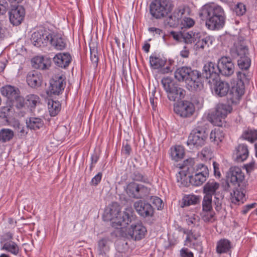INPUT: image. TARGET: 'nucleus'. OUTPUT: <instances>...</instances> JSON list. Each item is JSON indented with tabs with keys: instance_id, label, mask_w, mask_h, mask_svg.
I'll return each instance as SVG.
<instances>
[{
	"instance_id": "1",
	"label": "nucleus",
	"mask_w": 257,
	"mask_h": 257,
	"mask_svg": "<svg viewBox=\"0 0 257 257\" xmlns=\"http://www.w3.org/2000/svg\"><path fill=\"white\" fill-rule=\"evenodd\" d=\"M199 15L202 20H205L206 26L209 30H219L224 25L225 16L224 10L214 3L204 5Z\"/></svg>"
},
{
	"instance_id": "2",
	"label": "nucleus",
	"mask_w": 257,
	"mask_h": 257,
	"mask_svg": "<svg viewBox=\"0 0 257 257\" xmlns=\"http://www.w3.org/2000/svg\"><path fill=\"white\" fill-rule=\"evenodd\" d=\"M104 216L106 220L111 221L112 226L116 228L125 227L134 218L132 207H127L121 213L120 206L117 203H112L108 209H106Z\"/></svg>"
},
{
	"instance_id": "3",
	"label": "nucleus",
	"mask_w": 257,
	"mask_h": 257,
	"mask_svg": "<svg viewBox=\"0 0 257 257\" xmlns=\"http://www.w3.org/2000/svg\"><path fill=\"white\" fill-rule=\"evenodd\" d=\"M179 81H185L187 88L192 91H199L203 89V78L201 73L187 67L178 68L174 73Z\"/></svg>"
},
{
	"instance_id": "4",
	"label": "nucleus",
	"mask_w": 257,
	"mask_h": 257,
	"mask_svg": "<svg viewBox=\"0 0 257 257\" xmlns=\"http://www.w3.org/2000/svg\"><path fill=\"white\" fill-rule=\"evenodd\" d=\"M20 244L19 236H15L13 232H5L0 237V249L14 255L19 254Z\"/></svg>"
},
{
	"instance_id": "5",
	"label": "nucleus",
	"mask_w": 257,
	"mask_h": 257,
	"mask_svg": "<svg viewBox=\"0 0 257 257\" xmlns=\"http://www.w3.org/2000/svg\"><path fill=\"white\" fill-rule=\"evenodd\" d=\"M173 7L171 1L154 0L150 4V13L153 17L160 19L167 16L172 11Z\"/></svg>"
},
{
	"instance_id": "6",
	"label": "nucleus",
	"mask_w": 257,
	"mask_h": 257,
	"mask_svg": "<svg viewBox=\"0 0 257 257\" xmlns=\"http://www.w3.org/2000/svg\"><path fill=\"white\" fill-rule=\"evenodd\" d=\"M161 83L170 101H175L184 97L185 91L175 84L171 78H163Z\"/></svg>"
},
{
	"instance_id": "7",
	"label": "nucleus",
	"mask_w": 257,
	"mask_h": 257,
	"mask_svg": "<svg viewBox=\"0 0 257 257\" xmlns=\"http://www.w3.org/2000/svg\"><path fill=\"white\" fill-rule=\"evenodd\" d=\"M231 110L232 108L229 105L219 104L216 106L214 111L208 114V119L213 125L221 126L226 116Z\"/></svg>"
},
{
	"instance_id": "8",
	"label": "nucleus",
	"mask_w": 257,
	"mask_h": 257,
	"mask_svg": "<svg viewBox=\"0 0 257 257\" xmlns=\"http://www.w3.org/2000/svg\"><path fill=\"white\" fill-rule=\"evenodd\" d=\"M207 137V134L203 127H195L188 137L187 144L190 148L198 149L205 144Z\"/></svg>"
},
{
	"instance_id": "9",
	"label": "nucleus",
	"mask_w": 257,
	"mask_h": 257,
	"mask_svg": "<svg viewBox=\"0 0 257 257\" xmlns=\"http://www.w3.org/2000/svg\"><path fill=\"white\" fill-rule=\"evenodd\" d=\"M125 190L130 197L142 199L149 196L151 189L144 184L131 182L126 185Z\"/></svg>"
},
{
	"instance_id": "10",
	"label": "nucleus",
	"mask_w": 257,
	"mask_h": 257,
	"mask_svg": "<svg viewBox=\"0 0 257 257\" xmlns=\"http://www.w3.org/2000/svg\"><path fill=\"white\" fill-rule=\"evenodd\" d=\"M195 109L194 104L187 100L178 102L174 106V112L183 118L191 117L194 114Z\"/></svg>"
},
{
	"instance_id": "11",
	"label": "nucleus",
	"mask_w": 257,
	"mask_h": 257,
	"mask_svg": "<svg viewBox=\"0 0 257 257\" xmlns=\"http://www.w3.org/2000/svg\"><path fill=\"white\" fill-rule=\"evenodd\" d=\"M48 40V44H50L57 50H63L66 47V41L60 33L48 30V34L46 36Z\"/></svg>"
},
{
	"instance_id": "12",
	"label": "nucleus",
	"mask_w": 257,
	"mask_h": 257,
	"mask_svg": "<svg viewBox=\"0 0 257 257\" xmlns=\"http://www.w3.org/2000/svg\"><path fill=\"white\" fill-rule=\"evenodd\" d=\"M226 178L227 181L233 185L238 187L245 186L244 173L239 167H231L227 173Z\"/></svg>"
},
{
	"instance_id": "13",
	"label": "nucleus",
	"mask_w": 257,
	"mask_h": 257,
	"mask_svg": "<svg viewBox=\"0 0 257 257\" xmlns=\"http://www.w3.org/2000/svg\"><path fill=\"white\" fill-rule=\"evenodd\" d=\"M49 91L51 94L59 95L64 89L66 85L65 78L63 75H56L50 82Z\"/></svg>"
},
{
	"instance_id": "14",
	"label": "nucleus",
	"mask_w": 257,
	"mask_h": 257,
	"mask_svg": "<svg viewBox=\"0 0 257 257\" xmlns=\"http://www.w3.org/2000/svg\"><path fill=\"white\" fill-rule=\"evenodd\" d=\"M25 13V9L23 6L12 9L9 12L10 23L14 26L19 25L24 20Z\"/></svg>"
},
{
	"instance_id": "15",
	"label": "nucleus",
	"mask_w": 257,
	"mask_h": 257,
	"mask_svg": "<svg viewBox=\"0 0 257 257\" xmlns=\"http://www.w3.org/2000/svg\"><path fill=\"white\" fill-rule=\"evenodd\" d=\"M217 65L219 74L225 76H229L233 73L234 65L229 57H221L219 59Z\"/></svg>"
},
{
	"instance_id": "16",
	"label": "nucleus",
	"mask_w": 257,
	"mask_h": 257,
	"mask_svg": "<svg viewBox=\"0 0 257 257\" xmlns=\"http://www.w3.org/2000/svg\"><path fill=\"white\" fill-rule=\"evenodd\" d=\"M134 207L138 213L143 217L152 216L154 214L152 205L145 201H137L134 203Z\"/></svg>"
},
{
	"instance_id": "17",
	"label": "nucleus",
	"mask_w": 257,
	"mask_h": 257,
	"mask_svg": "<svg viewBox=\"0 0 257 257\" xmlns=\"http://www.w3.org/2000/svg\"><path fill=\"white\" fill-rule=\"evenodd\" d=\"M203 71L204 77L206 79H210L209 82H211V80L214 81L217 80L219 77V71L217 65L214 63L207 62L204 65Z\"/></svg>"
},
{
	"instance_id": "18",
	"label": "nucleus",
	"mask_w": 257,
	"mask_h": 257,
	"mask_svg": "<svg viewBox=\"0 0 257 257\" xmlns=\"http://www.w3.org/2000/svg\"><path fill=\"white\" fill-rule=\"evenodd\" d=\"M146 233V227L141 223L133 224L128 230V234L135 240H140L144 238Z\"/></svg>"
},
{
	"instance_id": "19",
	"label": "nucleus",
	"mask_w": 257,
	"mask_h": 257,
	"mask_svg": "<svg viewBox=\"0 0 257 257\" xmlns=\"http://www.w3.org/2000/svg\"><path fill=\"white\" fill-rule=\"evenodd\" d=\"M48 34V30H40L33 33L31 37V42L36 47H40L47 46L48 40L46 36Z\"/></svg>"
},
{
	"instance_id": "20",
	"label": "nucleus",
	"mask_w": 257,
	"mask_h": 257,
	"mask_svg": "<svg viewBox=\"0 0 257 257\" xmlns=\"http://www.w3.org/2000/svg\"><path fill=\"white\" fill-rule=\"evenodd\" d=\"M1 92L2 95L6 97L11 101L14 100H21L19 90L12 85H7L1 88Z\"/></svg>"
},
{
	"instance_id": "21",
	"label": "nucleus",
	"mask_w": 257,
	"mask_h": 257,
	"mask_svg": "<svg viewBox=\"0 0 257 257\" xmlns=\"http://www.w3.org/2000/svg\"><path fill=\"white\" fill-rule=\"evenodd\" d=\"M244 85L243 82L241 79H238L236 83H234L230 90L229 95L230 99L232 102L238 100L244 94Z\"/></svg>"
},
{
	"instance_id": "22",
	"label": "nucleus",
	"mask_w": 257,
	"mask_h": 257,
	"mask_svg": "<svg viewBox=\"0 0 257 257\" xmlns=\"http://www.w3.org/2000/svg\"><path fill=\"white\" fill-rule=\"evenodd\" d=\"M71 60L72 57L69 53H58L53 58L55 64L62 68L68 67Z\"/></svg>"
},
{
	"instance_id": "23",
	"label": "nucleus",
	"mask_w": 257,
	"mask_h": 257,
	"mask_svg": "<svg viewBox=\"0 0 257 257\" xmlns=\"http://www.w3.org/2000/svg\"><path fill=\"white\" fill-rule=\"evenodd\" d=\"M230 54L234 58L241 57L248 54V49L243 41L239 40L234 43L230 49Z\"/></svg>"
},
{
	"instance_id": "24",
	"label": "nucleus",
	"mask_w": 257,
	"mask_h": 257,
	"mask_svg": "<svg viewBox=\"0 0 257 257\" xmlns=\"http://www.w3.org/2000/svg\"><path fill=\"white\" fill-rule=\"evenodd\" d=\"M220 185L219 183L213 180H210L203 187V193L205 195L212 197L213 195L220 192Z\"/></svg>"
},
{
	"instance_id": "25",
	"label": "nucleus",
	"mask_w": 257,
	"mask_h": 257,
	"mask_svg": "<svg viewBox=\"0 0 257 257\" xmlns=\"http://www.w3.org/2000/svg\"><path fill=\"white\" fill-rule=\"evenodd\" d=\"M215 80L216 82L213 88V92L214 93L220 97L226 95L228 93L229 89L228 83L224 81H217V80Z\"/></svg>"
},
{
	"instance_id": "26",
	"label": "nucleus",
	"mask_w": 257,
	"mask_h": 257,
	"mask_svg": "<svg viewBox=\"0 0 257 257\" xmlns=\"http://www.w3.org/2000/svg\"><path fill=\"white\" fill-rule=\"evenodd\" d=\"M232 244L231 241L226 238H221L218 240L216 245V252L217 254L227 253L231 251Z\"/></svg>"
},
{
	"instance_id": "27",
	"label": "nucleus",
	"mask_w": 257,
	"mask_h": 257,
	"mask_svg": "<svg viewBox=\"0 0 257 257\" xmlns=\"http://www.w3.org/2000/svg\"><path fill=\"white\" fill-rule=\"evenodd\" d=\"M249 151L247 146L245 144L239 145L235 149L234 156L238 162L245 161L248 157Z\"/></svg>"
},
{
	"instance_id": "28",
	"label": "nucleus",
	"mask_w": 257,
	"mask_h": 257,
	"mask_svg": "<svg viewBox=\"0 0 257 257\" xmlns=\"http://www.w3.org/2000/svg\"><path fill=\"white\" fill-rule=\"evenodd\" d=\"M33 66L36 68L44 70L50 66V60L43 56H36L32 60Z\"/></svg>"
},
{
	"instance_id": "29",
	"label": "nucleus",
	"mask_w": 257,
	"mask_h": 257,
	"mask_svg": "<svg viewBox=\"0 0 257 257\" xmlns=\"http://www.w3.org/2000/svg\"><path fill=\"white\" fill-rule=\"evenodd\" d=\"M166 58L159 55L153 54L150 57V64L154 69H159L164 67L166 63Z\"/></svg>"
},
{
	"instance_id": "30",
	"label": "nucleus",
	"mask_w": 257,
	"mask_h": 257,
	"mask_svg": "<svg viewBox=\"0 0 257 257\" xmlns=\"http://www.w3.org/2000/svg\"><path fill=\"white\" fill-rule=\"evenodd\" d=\"M27 82L28 84L31 87L35 88L38 87L41 84V75L36 71L31 72L27 75Z\"/></svg>"
},
{
	"instance_id": "31",
	"label": "nucleus",
	"mask_w": 257,
	"mask_h": 257,
	"mask_svg": "<svg viewBox=\"0 0 257 257\" xmlns=\"http://www.w3.org/2000/svg\"><path fill=\"white\" fill-rule=\"evenodd\" d=\"M244 190L240 188H236L230 193V200L232 203L237 204L239 202L243 203L244 200Z\"/></svg>"
},
{
	"instance_id": "32",
	"label": "nucleus",
	"mask_w": 257,
	"mask_h": 257,
	"mask_svg": "<svg viewBox=\"0 0 257 257\" xmlns=\"http://www.w3.org/2000/svg\"><path fill=\"white\" fill-rule=\"evenodd\" d=\"M184 245L190 248H194L200 252L202 251V246L201 242L198 241H193V233H189L184 241Z\"/></svg>"
},
{
	"instance_id": "33",
	"label": "nucleus",
	"mask_w": 257,
	"mask_h": 257,
	"mask_svg": "<svg viewBox=\"0 0 257 257\" xmlns=\"http://www.w3.org/2000/svg\"><path fill=\"white\" fill-rule=\"evenodd\" d=\"M26 124L27 127L30 129L37 130L43 126L44 121L41 118L31 117L27 120Z\"/></svg>"
},
{
	"instance_id": "34",
	"label": "nucleus",
	"mask_w": 257,
	"mask_h": 257,
	"mask_svg": "<svg viewBox=\"0 0 257 257\" xmlns=\"http://www.w3.org/2000/svg\"><path fill=\"white\" fill-rule=\"evenodd\" d=\"M170 155L173 160L177 162L182 159L184 155V150L181 146H176L171 148Z\"/></svg>"
},
{
	"instance_id": "35",
	"label": "nucleus",
	"mask_w": 257,
	"mask_h": 257,
	"mask_svg": "<svg viewBox=\"0 0 257 257\" xmlns=\"http://www.w3.org/2000/svg\"><path fill=\"white\" fill-rule=\"evenodd\" d=\"M189 174H204L209 175V170L205 165L202 164H199L195 166L193 169L187 168Z\"/></svg>"
},
{
	"instance_id": "36",
	"label": "nucleus",
	"mask_w": 257,
	"mask_h": 257,
	"mask_svg": "<svg viewBox=\"0 0 257 257\" xmlns=\"http://www.w3.org/2000/svg\"><path fill=\"white\" fill-rule=\"evenodd\" d=\"M24 101L25 104L31 109L35 108L36 105L40 103V100L39 97L34 94H30L27 95Z\"/></svg>"
},
{
	"instance_id": "37",
	"label": "nucleus",
	"mask_w": 257,
	"mask_h": 257,
	"mask_svg": "<svg viewBox=\"0 0 257 257\" xmlns=\"http://www.w3.org/2000/svg\"><path fill=\"white\" fill-rule=\"evenodd\" d=\"M48 108L51 116H56L61 109V105L58 101L50 99L48 102Z\"/></svg>"
},
{
	"instance_id": "38",
	"label": "nucleus",
	"mask_w": 257,
	"mask_h": 257,
	"mask_svg": "<svg viewBox=\"0 0 257 257\" xmlns=\"http://www.w3.org/2000/svg\"><path fill=\"white\" fill-rule=\"evenodd\" d=\"M224 138V134L221 129L215 128L212 130L210 134V139L212 142H214L218 145L221 142Z\"/></svg>"
},
{
	"instance_id": "39",
	"label": "nucleus",
	"mask_w": 257,
	"mask_h": 257,
	"mask_svg": "<svg viewBox=\"0 0 257 257\" xmlns=\"http://www.w3.org/2000/svg\"><path fill=\"white\" fill-rule=\"evenodd\" d=\"M195 46L197 49H203L206 46H209V43H211L210 37L202 36L201 34L199 33V37L197 38V40L195 41Z\"/></svg>"
},
{
	"instance_id": "40",
	"label": "nucleus",
	"mask_w": 257,
	"mask_h": 257,
	"mask_svg": "<svg viewBox=\"0 0 257 257\" xmlns=\"http://www.w3.org/2000/svg\"><path fill=\"white\" fill-rule=\"evenodd\" d=\"M199 37V32L190 31L188 32H183V42L187 44L195 43L197 41V38Z\"/></svg>"
},
{
	"instance_id": "41",
	"label": "nucleus",
	"mask_w": 257,
	"mask_h": 257,
	"mask_svg": "<svg viewBox=\"0 0 257 257\" xmlns=\"http://www.w3.org/2000/svg\"><path fill=\"white\" fill-rule=\"evenodd\" d=\"M186 11V8L181 7L176 9L173 14L170 17V19L174 21V24H178L183 18V15Z\"/></svg>"
},
{
	"instance_id": "42",
	"label": "nucleus",
	"mask_w": 257,
	"mask_h": 257,
	"mask_svg": "<svg viewBox=\"0 0 257 257\" xmlns=\"http://www.w3.org/2000/svg\"><path fill=\"white\" fill-rule=\"evenodd\" d=\"M14 136L13 131L9 128H2L0 130V141L6 143L11 141Z\"/></svg>"
},
{
	"instance_id": "43",
	"label": "nucleus",
	"mask_w": 257,
	"mask_h": 257,
	"mask_svg": "<svg viewBox=\"0 0 257 257\" xmlns=\"http://www.w3.org/2000/svg\"><path fill=\"white\" fill-rule=\"evenodd\" d=\"M199 200V196L194 194L185 195L182 199L183 206H184L195 205L198 203Z\"/></svg>"
},
{
	"instance_id": "44",
	"label": "nucleus",
	"mask_w": 257,
	"mask_h": 257,
	"mask_svg": "<svg viewBox=\"0 0 257 257\" xmlns=\"http://www.w3.org/2000/svg\"><path fill=\"white\" fill-rule=\"evenodd\" d=\"M209 175H205L204 174H193L190 175V181L195 186H200L202 185L207 179Z\"/></svg>"
},
{
	"instance_id": "45",
	"label": "nucleus",
	"mask_w": 257,
	"mask_h": 257,
	"mask_svg": "<svg viewBox=\"0 0 257 257\" xmlns=\"http://www.w3.org/2000/svg\"><path fill=\"white\" fill-rule=\"evenodd\" d=\"M242 137L250 142H253L257 140V130L248 128L244 131Z\"/></svg>"
},
{
	"instance_id": "46",
	"label": "nucleus",
	"mask_w": 257,
	"mask_h": 257,
	"mask_svg": "<svg viewBox=\"0 0 257 257\" xmlns=\"http://www.w3.org/2000/svg\"><path fill=\"white\" fill-rule=\"evenodd\" d=\"M250 59L247 55L239 57V59L237 60L239 67L242 70L248 69L250 66Z\"/></svg>"
},
{
	"instance_id": "47",
	"label": "nucleus",
	"mask_w": 257,
	"mask_h": 257,
	"mask_svg": "<svg viewBox=\"0 0 257 257\" xmlns=\"http://www.w3.org/2000/svg\"><path fill=\"white\" fill-rule=\"evenodd\" d=\"M132 178L134 181L141 182L147 184L150 183L149 179L139 171L134 172Z\"/></svg>"
},
{
	"instance_id": "48",
	"label": "nucleus",
	"mask_w": 257,
	"mask_h": 257,
	"mask_svg": "<svg viewBox=\"0 0 257 257\" xmlns=\"http://www.w3.org/2000/svg\"><path fill=\"white\" fill-rule=\"evenodd\" d=\"M212 197L204 195L202 200L203 211H211L212 210Z\"/></svg>"
},
{
	"instance_id": "49",
	"label": "nucleus",
	"mask_w": 257,
	"mask_h": 257,
	"mask_svg": "<svg viewBox=\"0 0 257 257\" xmlns=\"http://www.w3.org/2000/svg\"><path fill=\"white\" fill-rule=\"evenodd\" d=\"M182 28H190L195 24V21L190 17H184L179 22Z\"/></svg>"
},
{
	"instance_id": "50",
	"label": "nucleus",
	"mask_w": 257,
	"mask_h": 257,
	"mask_svg": "<svg viewBox=\"0 0 257 257\" xmlns=\"http://www.w3.org/2000/svg\"><path fill=\"white\" fill-rule=\"evenodd\" d=\"M214 196L213 202L215 205V209L217 211H219L221 207L222 201L223 198V196L220 192L215 194Z\"/></svg>"
},
{
	"instance_id": "51",
	"label": "nucleus",
	"mask_w": 257,
	"mask_h": 257,
	"mask_svg": "<svg viewBox=\"0 0 257 257\" xmlns=\"http://www.w3.org/2000/svg\"><path fill=\"white\" fill-rule=\"evenodd\" d=\"M12 112V108L10 106H3L0 108V117L7 118Z\"/></svg>"
},
{
	"instance_id": "52",
	"label": "nucleus",
	"mask_w": 257,
	"mask_h": 257,
	"mask_svg": "<svg viewBox=\"0 0 257 257\" xmlns=\"http://www.w3.org/2000/svg\"><path fill=\"white\" fill-rule=\"evenodd\" d=\"M202 218L205 222H213L214 220L215 213L211 211H203Z\"/></svg>"
},
{
	"instance_id": "53",
	"label": "nucleus",
	"mask_w": 257,
	"mask_h": 257,
	"mask_svg": "<svg viewBox=\"0 0 257 257\" xmlns=\"http://www.w3.org/2000/svg\"><path fill=\"white\" fill-rule=\"evenodd\" d=\"M183 32L181 31H171L169 34L170 38H172L174 40L179 42H183Z\"/></svg>"
},
{
	"instance_id": "54",
	"label": "nucleus",
	"mask_w": 257,
	"mask_h": 257,
	"mask_svg": "<svg viewBox=\"0 0 257 257\" xmlns=\"http://www.w3.org/2000/svg\"><path fill=\"white\" fill-rule=\"evenodd\" d=\"M235 12L237 15L242 16L246 12L245 6L242 3H238L235 7Z\"/></svg>"
},
{
	"instance_id": "55",
	"label": "nucleus",
	"mask_w": 257,
	"mask_h": 257,
	"mask_svg": "<svg viewBox=\"0 0 257 257\" xmlns=\"http://www.w3.org/2000/svg\"><path fill=\"white\" fill-rule=\"evenodd\" d=\"M178 182H180L182 184L187 182V174L186 172L182 170L180 171L176 175Z\"/></svg>"
},
{
	"instance_id": "56",
	"label": "nucleus",
	"mask_w": 257,
	"mask_h": 257,
	"mask_svg": "<svg viewBox=\"0 0 257 257\" xmlns=\"http://www.w3.org/2000/svg\"><path fill=\"white\" fill-rule=\"evenodd\" d=\"M102 174L101 172L98 173L91 180L90 184L93 186L97 185L101 181Z\"/></svg>"
},
{
	"instance_id": "57",
	"label": "nucleus",
	"mask_w": 257,
	"mask_h": 257,
	"mask_svg": "<svg viewBox=\"0 0 257 257\" xmlns=\"http://www.w3.org/2000/svg\"><path fill=\"white\" fill-rule=\"evenodd\" d=\"M9 8V4L5 0H0V15L6 13Z\"/></svg>"
},
{
	"instance_id": "58",
	"label": "nucleus",
	"mask_w": 257,
	"mask_h": 257,
	"mask_svg": "<svg viewBox=\"0 0 257 257\" xmlns=\"http://www.w3.org/2000/svg\"><path fill=\"white\" fill-rule=\"evenodd\" d=\"M180 257H194L193 253L187 248L183 247L180 250Z\"/></svg>"
},
{
	"instance_id": "59",
	"label": "nucleus",
	"mask_w": 257,
	"mask_h": 257,
	"mask_svg": "<svg viewBox=\"0 0 257 257\" xmlns=\"http://www.w3.org/2000/svg\"><path fill=\"white\" fill-rule=\"evenodd\" d=\"M201 155L205 160L210 159L212 157V153L210 148L205 147L201 151Z\"/></svg>"
},
{
	"instance_id": "60",
	"label": "nucleus",
	"mask_w": 257,
	"mask_h": 257,
	"mask_svg": "<svg viewBox=\"0 0 257 257\" xmlns=\"http://www.w3.org/2000/svg\"><path fill=\"white\" fill-rule=\"evenodd\" d=\"M90 60L95 66L97 65L98 57L97 52L94 50L93 51L90 50Z\"/></svg>"
},
{
	"instance_id": "61",
	"label": "nucleus",
	"mask_w": 257,
	"mask_h": 257,
	"mask_svg": "<svg viewBox=\"0 0 257 257\" xmlns=\"http://www.w3.org/2000/svg\"><path fill=\"white\" fill-rule=\"evenodd\" d=\"M152 199L153 203L155 206H156L157 209L160 210L163 208V205L162 201L160 198L158 197H154Z\"/></svg>"
},
{
	"instance_id": "62",
	"label": "nucleus",
	"mask_w": 257,
	"mask_h": 257,
	"mask_svg": "<svg viewBox=\"0 0 257 257\" xmlns=\"http://www.w3.org/2000/svg\"><path fill=\"white\" fill-rule=\"evenodd\" d=\"M199 217L198 216L196 215H193L187 219V222L189 225L194 224L196 225L198 224L199 221Z\"/></svg>"
},
{
	"instance_id": "63",
	"label": "nucleus",
	"mask_w": 257,
	"mask_h": 257,
	"mask_svg": "<svg viewBox=\"0 0 257 257\" xmlns=\"http://www.w3.org/2000/svg\"><path fill=\"white\" fill-rule=\"evenodd\" d=\"M219 164L215 162H213V167L214 170V174L216 177H220L221 176V173L219 171Z\"/></svg>"
},
{
	"instance_id": "64",
	"label": "nucleus",
	"mask_w": 257,
	"mask_h": 257,
	"mask_svg": "<svg viewBox=\"0 0 257 257\" xmlns=\"http://www.w3.org/2000/svg\"><path fill=\"white\" fill-rule=\"evenodd\" d=\"M256 204L255 203H252L249 204H247L244 206L243 208V209L241 211L242 214H245L247 213V212L251 209V208H254Z\"/></svg>"
}]
</instances>
